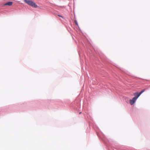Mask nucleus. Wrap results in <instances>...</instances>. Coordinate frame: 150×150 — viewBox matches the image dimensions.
<instances>
[{
	"mask_svg": "<svg viewBox=\"0 0 150 150\" xmlns=\"http://www.w3.org/2000/svg\"><path fill=\"white\" fill-rule=\"evenodd\" d=\"M24 2L28 5L33 7L36 8L38 6L36 4L34 3L31 0H24Z\"/></svg>",
	"mask_w": 150,
	"mask_h": 150,
	"instance_id": "nucleus-1",
	"label": "nucleus"
},
{
	"mask_svg": "<svg viewBox=\"0 0 150 150\" xmlns=\"http://www.w3.org/2000/svg\"><path fill=\"white\" fill-rule=\"evenodd\" d=\"M12 4V2H9L7 3H5V4H4V6H6V5H8L9 6H11Z\"/></svg>",
	"mask_w": 150,
	"mask_h": 150,
	"instance_id": "nucleus-3",
	"label": "nucleus"
},
{
	"mask_svg": "<svg viewBox=\"0 0 150 150\" xmlns=\"http://www.w3.org/2000/svg\"><path fill=\"white\" fill-rule=\"evenodd\" d=\"M75 24H76V25H78V24H77V22L76 21L75 22Z\"/></svg>",
	"mask_w": 150,
	"mask_h": 150,
	"instance_id": "nucleus-5",
	"label": "nucleus"
},
{
	"mask_svg": "<svg viewBox=\"0 0 150 150\" xmlns=\"http://www.w3.org/2000/svg\"><path fill=\"white\" fill-rule=\"evenodd\" d=\"M58 16H59V17H62V18H63L62 16H61V15H58Z\"/></svg>",
	"mask_w": 150,
	"mask_h": 150,
	"instance_id": "nucleus-6",
	"label": "nucleus"
},
{
	"mask_svg": "<svg viewBox=\"0 0 150 150\" xmlns=\"http://www.w3.org/2000/svg\"><path fill=\"white\" fill-rule=\"evenodd\" d=\"M145 90V89H144L139 93L138 92L135 93L134 94V95L135 96L134 97L132 100H133L134 102H135L138 98L141 95L142 93Z\"/></svg>",
	"mask_w": 150,
	"mask_h": 150,
	"instance_id": "nucleus-2",
	"label": "nucleus"
},
{
	"mask_svg": "<svg viewBox=\"0 0 150 150\" xmlns=\"http://www.w3.org/2000/svg\"><path fill=\"white\" fill-rule=\"evenodd\" d=\"M135 102H134L132 100H130V103L131 105H132L134 104Z\"/></svg>",
	"mask_w": 150,
	"mask_h": 150,
	"instance_id": "nucleus-4",
	"label": "nucleus"
}]
</instances>
